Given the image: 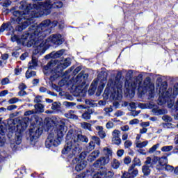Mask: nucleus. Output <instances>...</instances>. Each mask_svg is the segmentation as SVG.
<instances>
[{
  "label": "nucleus",
  "instance_id": "f3484780",
  "mask_svg": "<svg viewBox=\"0 0 178 178\" xmlns=\"http://www.w3.org/2000/svg\"><path fill=\"white\" fill-rule=\"evenodd\" d=\"M109 161H111V159H109L108 156H103L99 159L94 163L95 168H101V166H105V165H108V163H109Z\"/></svg>",
  "mask_w": 178,
  "mask_h": 178
},
{
  "label": "nucleus",
  "instance_id": "2eb2a0df",
  "mask_svg": "<svg viewBox=\"0 0 178 178\" xmlns=\"http://www.w3.org/2000/svg\"><path fill=\"white\" fill-rule=\"evenodd\" d=\"M112 144H115V145H120L122 144V139H120V131L118 129H115L112 132Z\"/></svg>",
  "mask_w": 178,
  "mask_h": 178
},
{
  "label": "nucleus",
  "instance_id": "bf43d9fd",
  "mask_svg": "<svg viewBox=\"0 0 178 178\" xmlns=\"http://www.w3.org/2000/svg\"><path fill=\"white\" fill-rule=\"evenodd\" d=\"M66 84H67V81H66L65 79H63L60 82H59V85L61 87H63V86H66Z\"/></svg>",
  "mask_w": 178,
  "mask_h": 178
},
{
  "label": "nucleus",
  "instance_id": "6e6552de",
  "mask_svg": "<svg viewBox=\"0 0 178 178\" xmlns=\"http://www.w3.org/2000/svg\"><path fill=\"white\" fill-rule=\"evenodd\" d=\"M88 79V74L81 72L77 76L70 81L72 87L76 88H83L86 86V81Z\"/></svg>",
  "mask_w": 178,
  "mask_h": 178
},
{
  "label": "nucleus",
  "instance_id": "680f3d73",
  "mask_svg": "<svg viewBox=\"0 0 178 178\" xmlns=\"http://www.w3.org/2000/svg\"><path fill=\"white\" fill-rule=\"evenodd\" d=\"M41 99H42V97H41L40 96H38L35 98L34 102L35 104H40V102H41Z\"/></svg>",
  "mask_w": 178,
  "mask_h": 178
},
{
  "label": "nucleus",
  "instance_id": "412c9836",
  "mask_svg": "<svg viewBox=\"0 0 178 178\" xmlns=\"http://www.w3.org/2000/svg\"><path fill=\"white\" fill-rule=\"evenodd\" d=\"M86 166H87V161L81 160L76 164L75 170H76V172H81V170L85 169Z\"/></svg>",
  "mask_w": 178,
  "mask_h": 178
},
{
  "label": "nucleus",
  "instance_id": "4c0bfd02",
  "mask_svg": "<svg viewBox=\"0 0 178 178\" xmlns=\"http://www.w3.org/2000/svg\"><path fill=\"white\" fill-rule=\"evenodd\" d=\"M103 175L104 177H112V176H113V172L104 170L103 171Z\"/></svg>",
  "mask_w": 178,
  "mask_h": 178
},
{
  "label": "nucleus",
  "instance_id": "7ed1b4c3",
  "mask_svg": "<svg viewBox=\"0 0 178 178\" xmlns=\"http://www.w3.org/2000/svg\"><path fill=\"white\" fill-rule=\"evenodd\" d=\"M33 5L27 4V10L31 8V16L32 17H41V16H48L51 13V8H62L63 3L62 1H56L52 4V1L47 0L45 2L36 1Z\"/></svg>",
  "mask_w": 178,
  "mask_h": 178
},
{
  "label": "nucleus",
  "instance_id": "f257e3e1",
  "mask_svg": "<svg viewBox=\"0 0 178 178\" xmlns=\"http://www.w3.org/2000/svg\"><path fill=\"white\" fill-rule=\"evenodd\" d=\"M13 16L17 18H13L11 22L3 23L0 27V33H3L4 30L6 31H11L15 33V29L12 24L17 23L18 26H16L15 29L17 31H23L26 30L31 23H33V17L31 16V9H27V5L24 11L16 10L13 12Z\"/></svg>",
  "mask_w": 178,
  "mask_h": 178
},
{
  "label": "nucleus",
  "instance_id": "dca6fc26",
  "mask_svg": "<svg viewBox=\"0 0 178 178\" xmlns=\"http://www.w3.org/2000/svg\"><path fill=\"white\" fill-rule=\"evenodd\" d=\"M138 175V170L136 167L129 166L128 169V172H124L122 175V178H127L129 176H132V177H136Z\"/></svg>",
  "mask_w": 178,
  "mask_h": 178
},
{
  "label": "nucleus",
  "instance_id": "ddd939ff",
  "mask_svg": "<svg viewBox=\"0 0 178 178\" xmlns=\"http://www.w3.org/2000/svg\"><path fill=\"white\" fill-rule=\"evenodd\" d=\"M42 134V128H40L38 127L30 129L29 130V138L31 142L35 143L38 138H40V136Z\"/></svg>",
  "mask_w": 178,
  "mask_h": 178
},
{
  "label": "nucleus",
  "instance_id": "4468645a",
  "mask_svg": "<svg viewBox=\"0 0 178 178\" xmlns=\"http://www.w3.org/2000/svg\"><path fill=\"white\" fill-rule=\"evenodd\" d=\"M142 90V92L148 90L149 94H154V92L155 91V86L154 83H151V78L147 77L144 80Z\"/></svg>",
  "mask_w": 178,
  "mask_h": 178
},
{
  "label": "nucleus",
  "instance_id": "f704fd0d",
  "mask_svg": "<svg viewBox=\"0 0 178 178\" xmlns=\"http://www.w3.org/2000/svg\"><path fill=\"white\" fill-rule=\"evenodd\" d=\"M161 151L162 152H170L172 149H173V146L170 145V146H163L161 147Z\"/></svg>",
  "mask_w": 178,
  "mask_h": 178
},
{
  "label": "nucleus",
  "instance_id": "7c9ffc66",
  "mask_svg": "<svg viewBox=\"0 0 178 178\" xmlns=\"http://www.w3.org/2000/svg\"><path fill=\"white\" fill-rule=\"evenodd\" d=\"M65 116L67 118V119H77V115H74V111H70L65 114Z\"/></svg>",
  "mask_w": 178,
  "mask_h": 178
},
{
  "label": "nucleus",
  "instance_id": "0e129e2a",
  "mask_svg": "<svg viewBox=\"0 0 178 178\" xmlns=\"http://www.w3.org/2000/svg\"><path fill=\"white\" fill-rule=\"evenodd\" d=\"M106 129H112L113 127V122H108L106 124Z\"/></svg>",
  "mask_w": 178,
  "mask_h": 178
},
{
  "label": "nucleus",
  "instance_id": "72a5a7b5",
  "mask_svg": "<svg viewBox=\"0 0 178 178\" xmlns=\"http://www.w3.org/2000/svg\"><path fill=\"white\" fill-rule=\"evenodd\" d=\"M34 107L36 111L40 112V113H42V112H44V105H42V104H35Z\"/></svg>",
  "mask_w": 178,
  "mask_h": 178
},
{
  "label": "nucleus",
  "instance_id": "49530a36",
  "mask_svg": "<svg viewBox=\"0 0 178 178\" xmlns=\"http://www.w3.org/2000/svg\"><path fill=\"white\" fill-rule=\"evenodd\" d=\"M154 106L152 104H140V108L142 109H145V108H153Z\"/></svg>",
  "mask_w": 178,
  "mask_h": 178
},
{
  "label": "nucleus",
  "instance_id": "774afa93",
  "mask_svg": "<svg viewBox=\"0 0 178 178\" xmlns=\"http://www.w3.org/2000/svg\"><path fill=\"white\" fill-rule=\"evenodd\" d=\"M65 105L66 106H74V105H76V104L73 103V102H65Z\"/></svg>",
  "mask_w": 178,
  "mask_h": 178
},
{
  "label": "nucleus",
  "instance_id": "9b49d317",
  "mask_svg": "<svg viewBox=\"0 0 178 178\" xmlns=\"http://www.w3.org/2000/svg\"><path fill=\"white\" fill-rule=\"evenodd\" d=\"M62 139L57 134H49L46 139L45 145L47 148H51V147H58Z\"/></svg>",
  "mask_w": 178,
  "mask_h": 178
},
{
  "label": "nucleus",
  "instance_id": "393cba45",
  "mask_svg": "<svg viewBox=\"0 0 178 178\" xmlns=\"http://www.w3.org/2000/svg\"><path fill=\"white\" fill-rule=\"evenodd\" d=\"M129 111H131V112H132L131 113L132 116H134V117L138 116V114L140 113V111H135L136 103L131 102V103H129Z\"/></svg>",
  "mask_w": 178,
  "mask_h": 178
},
{
  "label": "nucleus",
  "instance_id": "de8ad7c7",
  "mask_svg": "<svg viewBox=\"0 0 178 178\" xmlns=\"http://www.w3.org/2000/svg\"><path fill=\"white\" fill-rule=\"evenodd\" d=\"M103 176L104 172H98L93 175L92 178H102Z\"/></svg>",
  "mask_w": 178,
  "mask_h": 178
},
{
  "label": "nucleus",
  "instance_id": "9d476101",
  "mask_svg": "<svg viewBox=\"0 0 178 178\" xmlns=\"http://www.w3.org/2000/svg\"><path fill=\"white\" fill-rule=\"evenodd\" d=\"M165 162H166V159H161V157L154 156L153 159H151V157H147L146 161H145V165L150 166L151 168L156 166L158 170L161 169V165H162L163 163H165Z\"/></svg>",
  "mask_w": 178,
  "mask_h": 178
},
{
  "label": "nucleus",
  "instance_id": "39448f33",
  "mask_svg": "<svg viewBox=\"0 0 178 178\" xmlns=\"http://www.w3.org/2000/svg\"><path fill=\"white\" fill-rule=\"evenodd\" d=\"M62 42H63V40H62V35L60 34L52 35L49 37L45 42L42 41L41 38H39L34 42V47L36 48L35 52H45L47 47H49L51 44L60 45Z\"/></svg>",
  "mask_w": 178,
  "mask_h": 178
},
{
  "label": "nucleus",
  "instance_id": "864d4df0",
  "mask_svg": "<svg viewBox=\"0 0 178 178\" xmlns=\"http://www.w3.org/2000/svg\"><path fill=\"white\" fill-rule=\"evenodd\" d=\"M58 108H59V104H58V102H54L52 104L51 109L53 111H56V109H58Z\"/></svg>",
  "mask_w": 178,
  "mask_h": 178
},
{
  "label": "nucleus",
  "instance_id": "473e14b6",
  "mask_svg": "<svg viewBox=\"0 0 178 178\" xmlns=\"http://www.w3.org/2000/svg\"><path fill=\"white\" fill-rule=\"evenodd\" d=\"M81 127H82V129H84L85 130H89L90 131H91V124L88 122L81 123Z\"/></svg>",
  "mask_w": 178,
  "mask_h": 178
},
{
  "label": "nucleus",
  "instance_id": "6e6d98bb",
  "mask_svg": "<svg viewBox=\"0 0 178 178\" xmlns=\"http://www.w3.org/2000/svg\"><path fill=\"white\" fill-rule=\"evenodd\" d=\"M162 119L165 122H172V118L169 117L168 115L163 116Z\"/></svg>",
  "mask_w": 178,
  "mask_h": 178
},
{
  "label": "nucleus",
  "instance_id": "5fc2aeb1",
  "mask_svg": "<svg viewBox=\"0 0 178 178\" xmlns=\"http://www.w3.org/2000/svg\"><path fill=\"white\" fill-rule=\"evenodd\" d=\"M2 86H6V84H9V79L4 78L1 80Z\"/></svg>",
  "mask_w": 178,
  "mask_h": 178
},
{
  "label": "nucleus",
  "instance_id": "a211bd4d",
  "mask_svg": "<svg viewBox=\"0 0 178 178\" xmlns=\"http://www.w3.org/2000/svg\"><path fill=\"white\" fill-rule=\"evenodd\" d=\"M161 159H165V162L161 164L160 168H157V170H166L167 172H172V170H173V167L168 165V157L162 156Z\"/></svg>",
  "mask_w": 178,
  "mask_h": 178
},
{
  "label": "nucleus",
  "instance_id": "a19ab883",
  "mask_svg": "<svg viewBox=\"0 0 178 178\" xmlns=\"http://www.w3.org/2000/svg\"><path fill=\"white\" fill-rule=\"evenodd\" d=\"M152 112H153V113H155V115H163V113H165L163 110L157 109V108H153Z\"/></svg>",
  "mask_w": 178,
  "mask_h": 178
},
{
  "label": "nucleus",
  "instance_id": "37998d69",
  "mask_svg": "<svg viewBox=\"0 0 178 178\" xmlns=\"http://www.w3.org/2000/svg\"><path fill=\"white\" fill-rule=\"evenodd\" d=\"M10 5H12V1L10 0H5L2 2V6H3V8H8Z\"/></svg>",
  "mask_w": 178,
  "mask_h": 178
},
{
  "label": "nucleus",
  "instance_id": "4d7b16f0",
  "mask_svg": "<svg viewBox=\"0 0 178 178\" xmlns=\"http://www.w3.org/2000/svg\"><path fill=\"white\" fill-rule=\"evenodd\" d=\"M124 154V149H119L117 152V155L120 157L122 158L123 156V154Z\"/></svg>",
  "mask_w": 178,
  "mask_h": 178
},
{
  "label": "nucleus",
  "instance_id": "052dcab7",
  "mask_svg": "<svg viewBox=\"0 0 178 178\" xmlns=\"http://www.w3.org/2000/svg\"><path fill=\"white\" fill-rule=\"evenodd\" d=\"M18 95H19V97H24V95H27V92H26L24 90H20L18 92Z\"/></svg>",
  "mask_w": 178,
  "mask_h": 178
},
{
  "label": "nucleus",
  "instance_id": "20e7f679",
  "mask_svg": "<svg viewBox=\"0 0 178 178\" xmlns=\"http://www.w3.org/2000/svg\"><path fill=\"white\" fill-rule=\"evenodd\" d=\"M70 63H72V62H70V58H67L63 60H54L48 63L45 67L46 70L54 67V70H51L50 80L55 81L56 79L60 77V76H62V72L67 67H69Z\"/></svg>",
  "mask_w": 178,
  "mask_h": 178
},
{
  "label": "nucleus",
  "instance_id": "e2e57ef3",
  "mask_svg": "<svg viewBox=\"0 0 178 178\" xmlns=\"http://www.w3.org/2000/svg\"><path fill=\"white\" fill-rule=\"evenodd\" d=\"M5 144V137L1 136L0 134V147H2Z\"/></svg>",
  "mask_w": 178,
  "mask_h": 178
},
{
  "label": "nucleus",
  "instance_id": "cd10ccee",
  "mask_svg": "<svg viewBox=\"0 0 178 178\" xmlns=\"http://www.w3.org/2000/svg\"><path fill=\"white\" fill-rule=\"evenodd\" d=\"M149 165H146L144 164V165L142 168L143 172L144 173L145 176H148L149 173H151V169Z\"/></svg>",
  "mask_w": 178,
  "mask_h": 178
},
{
  "label": "nucleus",
  "instance_id": "69168bd1",
  "mask_svg": "<svg viewBox=\"0 0 178 178\" xmlns=\"http://www.w3.org/2000/svg\"><path fill=\"white\" fill-rule=\"evenodd\" d=\"M17 108V106L16 105H11V106H8L7 107V110L8 111H13L14 109H16Z\"/></svg>",
  "mask_w": 178,
  "mask_h": 178
},
{
  "label": "nucleus",
  "instance_id": "f8f14e48",
  "mask_svg": "<svg viewBox=\"0 0 178 178\" xmlns=\"http://www.w3.org/2000/svg\"><path fill=\"white\" fill-rule=\"evenodd\" d=\"M107 86L108 87H110V88H113L115 91H117L118 97H122L123 88V85L122 84V82H120L118 79H116L115 81L110 79L107 83Z\"/></svg>",
  "mask_w": 178,
  "mask_h": 178
},
{
  "label": "nucleus",
  "instance_id": "6ab92c4d",
  "mask_svg": "<svg viewBox=\"0 0 178 178\" xmlns=\"http://www.w3.org/2000/svg\"><path fill=\"white\" fill-rule=\"evenodd\" d=\"M102 74H104L103 79L102 76H99V80L102 81L101 84L98 88V91L99 92H102V90H104V88H105V86L106 84V77L108 76V74H106V72H101L100 76H102Z\"/></svg>",
  "mask_w": 178,
  "mask_h": 178
},
{
  "label": "nucleus",
  "instance_id": "4be33fe9",
  "mask_svg": "<svg viewBox=\"0 0 178 178\" xmlns=\"http://www.w3.org/2000/svg\"><path fill=\"white\" fill-rule=\"evenodd\" d=\"M63 54H65V50L64 49H61L59 50L56 52H51L49 54L50 58H53L54 59H58V58H60V56H62L63 55Z\"/></svg>",
  "mask_w": 178,
  "mask_h": 178
},
{
  "label": "nucleus",
  "instance_id": "423d86ee",
  "mask_svg": "<svg viewBox=\"0 0 178 178\" xmlns=\"http://www.w3.org/2000/svg\"><path fill=\"white\" fill-rule=\"evenodd\" d=\"M10 40L12 42H17L18 45H23L24 47H28V48L33 47L35 42V39L31 32L24 33L21 38L16 35H12Z\"/></svg>",
  "mask_w": 178,
  "mask_h": 178
},
{
  "label": "nucleus",
  "instance_id": "c9c22d12",
  "mask_svg": "<svg viewBox=\"0 0 178 178\" xmlns=\"http://www.w3.org/2000/svg\"><path fill=\"white\" fill-rule=\"evenodd\" d=\"M36 75V72L35 71L28 70L26 72V79H30L31 77H34Z\"/></svg>",
  "mask_w": 178,
  "mask_h": 178
},
{
  "label": "nucleus",
  "instance_id": "b1692460",
  "mask_svg": "<svg viewBox=\"0 0 178 178\" xmlns=\"http://www.w3.org/2000/svg\"><path fill=\"white\" fill-rule=\"evenodd\" d=\"M16 127H17V133H19L20 134L23 133L24 130H26V129H27V124L26 122H22L17 124Z\"/></svg>",
  "mask_w": 178,
  "mask_h": 178
},
{
  "label": "nucleus",
  "instance_id": "1a4fd4ad",
  "mask_svg": "<svg viewBox=\"0 0 178 178\" xmlns=\"http://www.w3.org/2000/svg\"><path fill=\"white\" fill-rule=\"evenodd\" d=\"M140 84H141V81L136 78L125 81L126 91L129 94V97H134V91L137 87H140Z\"/></svg>",
  "mask_w": 178,
  "mask_h": 178
},
{
  "label": "nucleus",
  "instance_id": "2f4dec72",
  "mask_svg": "<svg viewBox=\"0 0 178 178\" xmlns=\"http://www.w3.org/2000/svg\"><path fill=\"white\" fill-rule=\"evenodd\" d=\"M104 154L106 155L105 156H108V158L110 156H112V149L108 147H104L103 149Z\"/></svg>",
  "mask_w": 178,
  "mask_h": 178
},
{
  "label": "nucleus",
  "instance_id": "603ef678",
  "mask_svg": "<svg viewBox=\"0 0 178 178\" xmlns=\"http://www.w3.org/2000/svg\"><path fill=\"white\" fill-rule=\"evenodd\" d=\"M16 102H19V99L16 98V97H13L12 99H10L8 100V103L9 104H16Z\"/></svg>",
  "mask_w": 178,
  "mask_h": 178
},
{
  "label": "nucleus",
  "instance_id": "79ce46f5",
  "mask_svg": "<svg viewBox=\"0 0 178 178\" xmlns=\"http://www.w3.org/2000/svg\"><path fill=\"white\" fill-rule=\"evenodd\" d=\"M90 158L95 159V158H98L99 156V151L96 150L92 152L90 155Z\"/></svg>",
  "mask_w": 178,
  "mask_h": 178
},
{
  "label": "nucleus",
  "instance_id": "13d9d810",
  "mask_svg": "<svg viewBox=\"0 0 178 178\" xmlns=\"http://www.w3.org/2000/svg\"><path fill=\"white\" fill-rule=\"evenodd\" d=\"M104 111L106 113H111V112L113 111V108H112V106L106 107L104 108Z\"/></svg>",
  "mask_w": 178,
  "mask_h": 178
},
{
  "label": "nucleus",
  "instance_id": "a18cd8bd",
  "mask_svg": "<svg viewBox=\"0 0 178 178\" xmlns=\"http://www.w3.org/2000/svg\"><path fill=\"white\" fill-rule=\"evenodd\" d=\"M124 163L125 165H130L131 163V158L130 156H127L124 159Z\"/></svg>",
  "mask_w": 178,
  "mask_h": 178
},
{
  "label": "nucleus",
  "instance_id": "e433bc0d",
  "mask_svg": "<svg viewBox=\"0 0 178 178\" xmlns=\"http://www.w3.org/2000/svg\"><path fill=\"white\" fill-rule=\"evenodd\" d=\"M82 119L85 120H90L91 119V114L88 111H86L82 114Z\"/></svg>",
  "mask_w": 178,
  "mask_h": 178
},
{
  "label": "nucleus",
  "instance_id": "aec40b11",
  "mask_svg": "<svg viewBox=\"0 0 178 178\" xmlns=\"http://www.w3.org/2000/svg\"><path fill=\"white\" fill-rule=\"evenodd\" d=\"M67 131V128L65 126V123H62L57 127V136L60 138H63V136H65V133Z\"/></svg>",
  "mask_w": 178,
  "mask_h": 178
},
{
  "label": "nucleus",
  "instance_id": "c756f323",
  "mask_svg": "<svg viewBox=\"0 0 178 178\" xmlns=\"http://www.w3.org/2000/svg\"><path fill=\"white\" fill-rule=\"evenodd\" d=\"M131 166L133 168H136V166H141V160L137 157H135L132 161V164Z\"/></svg>",
  "mask_w": 178,
  "mask_h": 178
},
{
  "label": "nucleus",
  "instance_id": "58836bf2",
  "mask_svg": "<svg viewBox=\"0 0 178 178\" xmlns=\"http://www.w3.org/2000/svg\"><path fill=\"white\" fill-rule=\"evenodd\" d=\"M91 140L97 145H101V139L98 136H93L91 137Z\"/></svg>",
  "mask_w": 178,
  "mask_h": 178
},
{
  "label": "nucleus",
  "instance_id": "f03ea898",
  "mask_svg": "<svg viewBox=\"0 0 178 178\" xmlns=\"http://www.w3.org/2000/svg\"><path fill=\"white\" fill-rule=\"evenodd\" d=\"M67 143L65 145L62 152L67 155V158H73L76 154H79V144L76 143H88L87 136L77 134L73 129L70 130L66 136Z\"/></svg>",
  "mask_w": 178,
  "mask_h": 178
},
{
  "label": "nucleus",
  "instance_id": "5701e85b",
  "mask_svg": "<svg viewBox=\"0 0 178 178\" xmlns=\"http://www.w3.org/2000/svg\"><path fill=\"white\" fill-rule=\"evenodd\" d=\"M96 130L98 131V136L100 137V138H105L106 137V133H105V131H104V127L101 126H96L95 127Z\"/></svg>",
  "mask_w": 178,
  "mask_h": 178
},
{
  "label": "nucleus",
  "instance_id": "bb28decb",
  "mask_svg": "<svg viewBox=\"0 0 178 178\" xmlns=\"http://www.w3.org/2000/svg\"><path fill=\"white\" fill-rule=\"evenodd\" d=\"M136 148H145L148 145V140H145L143 142L139 141L137 143H135Z\"/></svg>",
  "mask_w": 178,
  "mask_h": 178
},
{
  "label": "nucleus",
  "instance_id": "0eeeda50",
  "mask_svg": "<svg viewBox=\"0 0 178 178\" xmlns=\"http://www.w3.org/2000/svg\"><path fill=\"white\" fill-rule=\"evenodd\" d=\"M50 24L51 20L46 19L42 22L40 26H32V29L31 28H30V33L31 35H33V40H35V41L36 40H38L39 38H40V40H42V38H44V37H45L46 35L45 33L44 32L45 31L44 29H47V27H48V26H50Z\"/></svg>",
  "mask_w": 178,
  "mask_h": 178
},
{
  "label": "nucleus",
  "instance_id": "09e8293b",
  "mask_svg": "<svg viewBox=\"0 0 178 178\" xmlns=\"http://www.w3.org/2000/svg\"><path fill=\"white\" fill-rule=\"evenodd\" d=\"M124 145L126 148H130V147H131V145H133V143L131 142V140H126L124 143Z\"/></svg>",
  "mask_w": 178,
  "mask_h": 178
},
{
  "label": "nucleus",
  "instance_id": "c85d7f7f",
  "mask_svg": "<svg viewBox=\"0 0 178 178\" xmlns=\"http://www.w3.org/2000/svg\"><path fill=\"white\" fill-rule=\"evenodd\" d=\"M120 166V162L118 161L116 159H113L111 161V167L113 169H119Z\"/></svg>",
  "mask_w": 178,
  "mask_h": 178
},
{
  "label": "nucleus",
  "instance_id": "c03bdc74",
  "mask_svg": "<svg viewBox=\"0 0 178 178\" xmlns=\"http://www.w3.org/2000/svg\"><path fill=\"white\" fill-rule=\"evenodd\" d=\"M85 102L86 105H88L89 106H91V107L97 106V104H95V102L92 100L86 99Z\"/></svg>",
  "mask_w": 178,
  "mask_h": 178
},
{
  "label": "nucleus",
  "instance_id": "3c124183",
  "mask_svg": "<svg viewBox=\"0 0 178 178\" xmlns=\"http://www.w3.org/2000/svg\"><path fill=\"white\" fill-rule=\"evenodd\" d=\"M124 115V112L122 111H118L115 113L114 115H115L117 118H119L120 116H123Z\"/></svg>",
  "mask_w": 178,
  "mask_h": 178
},
{
  "label": "nucleus",
  "instance_id": "338daca9",
  "mask_svg": "<svg viewBox=\"0 0 178 178\" xmlns=\"http://www.w3.org/2000/svg\"><path fill=\"white\" fill-rule=\"evenodd\" d=\"M140 139H141V134H137L136 137V140H135V144L141 141V140H140Z\"/></svg>",
  "mask_w": 178,
  "mask_h": 178
},
{
  "label": "nucleus",
  "instance_id": "8fccbe9b",
  "mask_svg": "<svg viewBox=\"0 0 178 178\" xmlns=\"http://www.w3.org/2000/svg\"><path fill=\"white\" fill-rule=\"evenodd\" d=\"M138 123H140V120L137 118H135L131 121H129V124L131 125H134V124H138Z\"/></svg>",
  "mask_w": 178,
  "mask_h": 178
},
{
  "label": "nucleus",
  "instance_id": "ea45409f",
  "mask_svg": "<svg viewBox=\"0 0 178 178\" xmlns=\"http://www.w3.org/2000/svg\"><path fill=\"white\" fill-rule=\"evenodd\" d=\"M159 143H157L156 145H154L149 149V154H154L155 152L156 149H158L159 148Z\"/></svg>",
  "mask_w": 178,
  "mask_h": 178
},
{
  "label": "nucleus",
  "instance_id": "a878e982",
  "mask_svg": "<svg viewBox=\"0 0 178 178\" xmlns=\"http://www.w3.org/2000/svg\"><path fill=\"white\" fill-rule=\"evenodd\" d=\"M37 65V59L33 56L31 62H29L28 64V68L33 70L34 67H36Z\"/></svg>",
  "mask_w": 178,
  "mask_h": 178
}]
</instances>
